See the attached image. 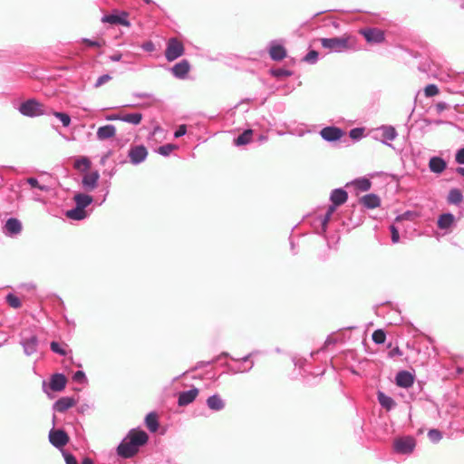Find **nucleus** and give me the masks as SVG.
<instances>
[{
  "instance_id": "1",
  "label": "nucleus",
  "mask_w": 464,
  "mask_h": 464,
  "mask_svg": "<svg viewBox=\"0 0 464 464\" xmlns=\"http://www.w3.org/2000/svg\"><path fill=\"white\" fill-rule=\"evenodd\" d=\"M148 434L141 430L131 429L117 448L119 456L128 459L136 455L140 448L147 444Z\"/></svg>"
},
{
  "instance_id": "2",
  "label": "nucleus",
  "mask_w": 464,
  "mask_h": 464,
  "mask_svg": "<svg viewBox=\"0 0 464 464\" xmlns=\"http://www.w3.org/2000/svg\"><path fill=\"white\" fill-rule=\"evenodd\" d=\"M17 111L24 117L35 118L43 115H49L48 108L35 99H28L23 102Z\"/></svg>"
},
{
  "instance_id": "3",
  "label": "nucleus",
  "mask_w": 464,
  "mask_h": 464,
  "mask_svg": "<svg viewBox=\"0 0 464 464\" xmlns=\"http://www.w3.org/2000/svg\"><path fill=\"white\" fill-rule=\"evenodd\" d=\"M320 41L324 48L334 50L335 52L348 50L353 48L354 45L353 39L351 36L346 35L342 37L322 38Z\"/></svg>"
},
{
  "instance_id": "4",
  "label": "nucleus",
  "mask_w": 464,
  "mask_h": 464,
  "mask_svg": "<svg viewBox=\"0 0 464 464\" xmlns=\"http://www.w3.org/2000/svg\"><path fill=\"white\" fill-rule=\"evenodd\" d=\"M76 207L67 210L65 216L72 220H82L86 217L87 193H79L74 196Z\"/></svg>"
},
{
  "instance_id": "5",
  "label": "nucleus",
  "mask_w": 464,
  "mask_h": 464,
  "mask_svg": "<svg viewBox=\"0 0 464 464\" xmlns=\"http://www.w3.org/2000/svg\"><path fill=\"white\" fill-rule=\"evenodd\" d=\"M48 438L50 443L61 451L63 450V448L69 442L68 434L62 429L53 428L49 431Z\"/></svg>"
},
{
  "instance_id": "6",
  "label": "nucleus",
  "mask_w": 464,
  "mask_h": 464,
  "mask_svg": "<svg viewBox=\"0 0 464 464\" xmlns=\"http://www.w3.org/2000/svg\"><path fill=\"white\" fill-rule=\"evenodd\" d=\"M184 53V46L177 38H170L165 51L166 59L169 62L176 60Z\"/></svg>"
},
{
  "instance_id": "7",
  "label": "nucleus",
  "mask_w": 464,
  "mask_h": 464,
  "mask_svg": "<svg viewBox=\"0 0 464 464\" xmlns=\"http://www.w3.org/2000/svg\"><path fill=\"white\" fill-rule=\"evenodd\" d=\"M394 450L401 454H409L415 448V440L411 437L400 438L394 440Z\"/></svg>"
},
{
  "instance_id": "8",
  "label": "nucleus",
  "mask_w": 464,
  "mask_h": 464,
  "mask_svg": "<svg viewBox=\"0 0 464 464\" xmlns=\"http://www.w3.org/2000/svg\"><path fill=\"white\" fill-rule=\"evenodd\" d=\"M39 341L36 335L31 334L30 336H23L21 339V345L26 355L30 356L37 352Z\"/></svg>"
},
{
  "instance_id": "9",
  "label": "nucleus",
  "mask_w": 464,
  "mask_h": 464,
  "mask_svg": "<svg viewBox=\"0 0 464 464\" xmlns=\"http://www.w3.org/2000/svg\"><path fill=\"white\" fill-rule=\"evenodd\" d=\"M22 228V223L19 219L15 218H10L6 220L3 227V230L5 236L14 237L21 233Z\"/></svg>"
},
{
  "instance_id": "10",
  "label": "nucleus",
  "mask_w": 464,
  "mask_h": 464,
  "mask_svg": "<svg viewBox=\"0 0 464 464\" xmlns=\"http://www.w3.org/2000/svg\"><path fill=\"white\" fill-rule=\"evenodd\" d=\"M368 43H382L384 41V34L382 30L377 28L361 29L359 31Z\"/></svg>"
},
{
  "instance_id": "11",
  "label": "nucleus",
  "mask_w": 464,
  "mask_h": 464,
  "mask_svg": "<svg viewBox=\"0 0 464 464\" xmlns=\"http://www.w3.org/2000/svg\"><path fill=\"white\" fill-rule=\"evenodd\" d=\"M322 138L327 141H335L341 139L344 132L337 127H325L320 131Z\"/></svg>"
},
{
  "instance_id": "12",
  "label": "nucleus",
  "mask_w": 464,
  "mask_h": 464,
  "mask_svg": "<svg viewBox=\"0 0 464 464\" xmlns=\"http://www.w3.org/2000/svg\"><path fill=\"white\" fill-rule=\"evenodd\" d=\"M147 155V149L143 145L135 146L129 151L130 160L133 164L140 163L146 159Z\"/></svg>"
},
{
  "instance_id": "13",
  "label": "nucleus",
  "mask_w": 464,
  "mask_h": 464,
  "mask_svg": "<svg viewBox=\"0 0 464 464\" xmlns=\"http://www.w3.org/2000/svg\"><path fill=\"white\" fill-rule=\"evenodd\" d=\"M66 377L63 373H54L50 378L49 386L53 392H61L65 388Z\"/></svg>"
},
{
  "instance_id": "14",
  "label": "nucleus",
  "mask_w": 464,
  "mask_h": 464,
  "mask_svg": "<svg viewBox=\"0 0 464 464\" xmlns=\"http://www.w3.org/2000/svg\"><path fill=\"white\" fill-rule=\"evenodd\" d=\"M413 382L414 376L407 371H401L396 375V384L400 387L409 388Z\"/></svg>"
},
{
  "instance_id": "15",
  "label": "nucleus",
  "mask_w": 464,
  "mask_h": 464,
  "mask_svg": "<svg viewBox=\"0 0 464 464\" xmlns=\"http://www.w3.org/2000/svg\"><path fill=\"white\" fill-rule=\"evenodd\" d=\"M198 390L197 388H193L189 391L183 392L179 393L178 403L179 406H186L197 398L198 395Z\"/></svg>"
},
{
  "instance_id": "16",
  "label": "nucleus",
  "mask_w": 464,
  "mask_h": 464,
  "mask_svg": "<svg viewBox=\"0 0 464 464\" xmlns=\"http://www.w3.org/2000/svg\"><path fill=\"white\" fill-rule=\"evenodd\" d=\"M73 166L76 169L82 172V184L83 188L87 187V157L82 156L74 160Z\"/></svg>"
},
{
  "instance_id": "17",
  "label": "nucleus",
  "mask_w": 464,
  "mask_h": 464,
  "mask_svg": "<svg viewBox=\"0 0 464 464\" xmlns=\"http://www.w3.org/2000/svg\"><path fill=\"white\" fill-rule=\"evenodd\" d=\"M347 198L348 194L345 190L342 188L334 189L331 194V201L333 202L332 206H335V208H337L338 206L344 204L347 201Z\"/></svg>"
},
{
  "instance_id": "18",
  "label": "nucleus",
  "mask_w": 464,
  "mask_h": 464,
  "mask_svg": "<svg viewBox=\"0 0 464 464\" xmlns=\"http://www.w3.org/2000/svg\"><path fill=\"white\" fill-rule=\"evenodd\" d=\"M74 404V400L70 397H63L57 400L53 404V410L58 412H64Z\"/></svg>"
},
{
  "instance_id": "19",
  "label": "nucleus",
  "mask_w": 464,
  "mask_h": 464,
  "mask_svg": "<svg viewBox=\"0 0 464 464\" xmlns=\"http://www.w3.org/2000/svg\"><path fill=\"white\" fill-rule=\"evenodd\" d=\"M361 203L367 208H375L380 206L381 199L375 194H367L361 198Z\"/></svg>"
},
{
  "instance_id": "20",
  "label": "nucleus",
  "mask_w": 464,
  "mask_h": 464,
  "mask_svg": "<svg viewBox=\"0 0 464 464\" xmlns=\"http://www.w3.org/2000/svg\"><path fill=\"white\" fill-rule=\"evenodd\" d=\"M189 63L188 61L183 60L176 63L172 68V72L179 78L184 77L189 71Z\"/></svg>"
},
{
  "instance_id": "21",
  "label": "nucleus",
  "mask_w": 464,
  "mask_h": 464,
  "mask_svg": "<svg viewBox=\"0 0 464 464\" xmlns=\"http://www.w3.org/2000/svg\"><path fill=\"white\" fill-rule=\"evenodd\" d=\"M430 169L434 173H441L446 169V162L439 157H433L429 162Z\"/></svg>"
},
{
  "instance_id": "22",
  "label": "nucleus",
  "mask_w": 464,
  "mask_h": 464,
  "mask_svg": "<svg viewBox=\"0 0 464 464\" xmlns=\"http://www.w3.org/2000/svg\"><path fill=\"white\" fill-rule=\"evenodd\" d=\"M116 129L112 125H106L98 129L97 136L99 140H106L115 135Z\"/></svg>"
},
{
  "instance_id": "23",
  "label": "nucleus",
  "mask_w": 464,
  "mask_h": 464,
  "mask_svg": "<svg viewBox=\"0 0 464 464\" xmlns=\"http://www.w3.org/2000/svg\"><path fill=\"white\" fill-rule=\"evenodd\" d=\"M207 404L213 411H220L225 407V403L218 395H212L208 398Z\"/></svg>"
},
{
  "instance_id": "24",
  "label": "nucleus",
  "mask_w": 464,
  "mask_h": 464,
  "mask_svg": "<svg viewBox=\"0 0 464 464\" xmlns=\"http://www.w3.org/2000/svg\"><path fill=\"white\" fill-rule=\"evenodd\" d=\"M145 424L151 432H156L159 428L158 415L155 412H150L145 418Z\"/></svg>"
},
{
  "instance_id": "25",
  "label": "nucleus",
  "mask_w": 464,
  "mask_h": 464,
  "mask_svg": "<svg viewBox=\"0 0 464 464\" xmlns=\"http://www.w3.org/2000/svg\"><path fill=\"white\" fill-rule=\"evenodd\" d=\"M270 56L275 61H281L286 56V51L282 45H274L269 51Z\"/></svg>"
},
{
  "instance_id": "26",
  "label": "nucleus",
  "mask_w": 464,
  "mask_h": 464,
  "mask_svg": "<svg viewBox=\"0 0 464 464\" xmlns=\"http://www.w3.org/2000/svg\"><path fill=\"white\" fill-rule=\"evenodd\" d=\"M454 222V216L450 213L442 214L438 220V227L441 229L449 228Z\"/></svg>"
},
{
  "instance_id": "27",
  "label": "nucleus",
  "mask_w": 464,
  "mask_h": 464,
  "mask_svg": "<svg viewBox=\"0 0 464 464\" xmlns=\"http://www.w3.org/2000/svg\"><path fill=\"white\" fill-rule=\"evenodd\" d=\"M119 119L134 125H138L142 120V114L139 112L122 114L119 116Z\"/></svg>"
},
{
  "instance_id": "28",
  "label": "nucleus",
  "mask_w": 464,
  "mask_h": 464,
  "mask_svg": "<svg viewBox=\"0 0 464 464\" xmlns=\"http://www.w3.org/2000/svg\"><path fill=\"white\" fill-rule=\"evenodd\" d=\"M252 136H253V130L250 129L246 130L241 135H239L234 140V144L237 146H243V145L248 144L252 140Z\"/></svg>"
},
{
  "instance_id": "29",
  "label": "nucleus",
  "mask_w": 464,
  "mask_h": 464,
  "mask_svg": "<svg viewBox=\"0 0 464 464\" xmlns=\"http://www.w3.org/2000/svg\"><path fill=\"white\" fill-rule=\"evenodd\" d=\"M378 401L387 411H390L395 405L394 401L382 392H378Z\"/></svg>"
},
{
  "instance_id": "30",
  "label": "nucleus",
  "mask_w": 464,
  "mask_h": 464,
  "mask_svg": "<svg viewBox=\"0 0 464 464\" xmlns=\"http://www.w3.org/2000/svg\"><path fill=\"white\" fill-rule=\"evenodd\" d=\"M48 111H49V115L52 114L54 117H56L58 120H60V121L62 122L63 127H68L70 125L71 117L69 114H67L65 112L54 111L52 109H48Z\"/></svg>"
},
{
  "instance_id": "31",
  "label": "nucleus",
  "mask_w": 464,
  "mask_h": 464,
  "mask_svg": "<svg viewBox=\"0 0 464 464\" xmlns=\"http://www.w3.org/2000/svg\"><path fill=\"white\" fill-rule=\"evenodd\" d=\"M50 348H51L52 352L59 354L61 356H65L67 354V350H66L67 344H65V343H60L56 341H53L50 343Z\"/></svg>"
},
{
  "instance_id": "32",
  "label": "nucleus",
  "mask_w": 464,
  "mask_h": 464,
  "mask_svg": "<svg viewBox=\"0 0 464 464\" xmlns=\"http://www.w3.org/2000/svg\"><path fill=\"white\" fill-rule=\"evenodd\" d=\"M354 187L361 191H367L371 188L372 183L368 179L362 178L353 182Z\"/></svg>"
},
{
  "instance_id": "33",
  "label": "nucleus",
  "mask_w": 464,
  "mask_h": 464,
  "mask_svg": "<svg viewBox=\"0 0 464 464\" xmlns=\"http://www.w3.org/2000/svg\"><path fill=\"white\" fill-rule=\"evenodd\" d=\"M448 201L451 204H459L462 201V194L459 189L453 188L450 191Z\"/></svg>"
},
{
  "instance_id": "34",
  "label": "nucleus",
  "mask_w": 464,
  "mask_h": 464,
  "mask_svg": "<svg viewBox=\"0 0 464 464\" xmlns=\"http://www.w3.org/2000/svg\"><path fill=\"white\" fill-rule=\"evenodd\" d=\"M25 182L27 184H29L32 188H37L41 191H48L49 190V187L44 184H40L36 178L30 177V178L26 179Z\"/></svg>"
},
{
  "instance_id": "35",
  "label": "nucleus",
  "mask_w": 464,
  "mask_h": 464,
  "mask_svg": "<svg viewBox=\"0 0 464 464\" xmlns=\"http://www.w3.org/2000/svg\"><path fill=\"white\" fill-rule=\"evenodd\" d=\"M5 300H6V303L12 307V308H20L22 306V303H21V300L16 296L14 295V294L12 293H9L6 296H5Z\"/></svg>"
},
{
  "instance_id": "36",
  "label": "nucleus",
  "mask_w": 464,
  "mask_h": 464,
  "mask_svg": "<svg viewBox=\"0 0 464 464\" xmlns=\"http://www.w3.org/2000/svg\"><path fill=\"white\" fill-rule=\"evenodd\" d=\"M103 21L108 22L110 24H124V25L129 24V23L124 18L118 16V15H113V14L105 16L103 18Z\"/></svg>"
},
{
  "instance_id": "37",
  "label": "nucleus",
  "mask_w": 464,
  "mask_h": 464,
  "mask_svg": "<svg viewBox=\"0 0 464 464\" xmlns=\"http://www.w3.org/2000/svg\"><path fill=\"white\" fill-rule=\"evenodd\" d=\"M372 340L375 343H383L386 340V334L382 329L375 330L372 334Z\"/></svg>"
},
{
  "instance_id": "38",
  "label": "nucleus",
  "mask_w": 464,
  "mask_h": 464,
  "mask_svg": "<svg viewBox=\"0 0 464 464\" xmlns=\"http://www.w3.org/2000/svg\"><path fill=\"white\" fill-rule=\"evenodd\" d=\"M429 439L433 442H438L442 439L441 432L437 429H431L428 432Z\"/></svg>"
},
{
  "instance_id": "39",
  "label": "nucleus",
  "mask_w": 464,
  "mask_h": 464,
  "mask_svg": "<svg viewBox=\"0 0 464 464\" xmlns=\"http://www.w3.org/2000/svg\"><path fill=\"white\" fill-rule=\"evenodd\" d=\"M439 93V88L435 84H429L424 88L426 97H432Z\"/></svg>"
},
{
  "instance_id": "40",
  "label": "nucleus",
  "mask_w": 464,
  "mask_h": 464,
  "mask_svg": "<svg viewBox=\"0 0 464 464\" xmlns=\"http://www.w3.org/2000/svg\"><path fill=\"white\" fill-rule=\"evenodd\" d=\"M177 147L173 144H166L158 149V152L163 156L169 155Z\"/></svg>"
},
{
  "instance_id": "41",
  "label": "nucleus",
  "mask_w": 464,
  "mask_h": 464,
  "mask_svg": "<svg viewBox=\"0 0 464 464\" xmlns=\"http://www.w3.org/2000/svg\"><path fill=\"white\" fill-rule=\"evenodd\" d=\"M318 52L314 50H311L308 52V53L304 56V61L309 63H314L318 59Z\"/></svg>"
},
{
  "instance_id": "42",
  "label": "nucleus",
  "mask_w": 464,
  "mask_h": 464,
  "mask_svg": "<svg viewBox=\"0 0 464 464\" xmlns=\"http://www.w3.org/2000/svg\"><path fill=\"white\" fill-rule=\"evenodd\" d=\"M335 209H336L335 206H330V207L328 208L327 212H326V214H325V216H324V220H323V222H322V225H323L324 229L325 228V227H326L327 223H328V222H329V220L331 219L332 215L334 214V212L335 211Z\"/></svg>"
},
{
  "instance_id": "43",
  "label": "nucleus",
  "mask_w": 464,
  "mask_h": 464,
  "mask_svg": "<svg viewBox=\"0 0 464 464\" xmlns=\"http://www.w3.org/2000/svg\"><path fill=\"white\" fill-rule=\"evenodd\" d=\"M62 454H63V456L64 458V460H65L66 464H78L77 459H75V457L72 453H70V452H68L66 450H63Z\"/></svg>"
},
{
  "instance_id": "44",
  "label": "nucleus",
  "mask_w": 464,
  "mask_h": 464,
  "mask_svg": "<svg viewBox=\"0 0 464 464\" xmlns=\"http://www.w3.org/2000/svg\"><path fill=\"white\" fill-rule=\"evenodd\" d=\"M363 132H364L363 128H354L350 130L349 135L353 140H358L362 137Z\"/></svg>"
},
{
  "instance_id": "45",
  "label": "nucleus",
  "mask_w": 464,
  "mask_h": 464,
  "mask_svg": "<svg viewBox=\"0 0 464 464\" xmlns=\"http://www.w3.org/2000/svg\"><path fill=\"white\" fill-rule=\"evenodd\" d=\"M383 136L385 139L392 140L396 137V130L392 127H386L383 130Z\"/></svg>"
},
{
  "instance_id": "46",
  "label": "nucleus",
  "mask_w": 464,
  "mask_h": 464,
  "mask_svg": "<svg viewBox=\"0 0 464 464\" xmlns=\"http://www.w3.org/2000/svg\"><path fill=\"white\" fill-rule=\"evenodd\" d=\"M271 73L272 75H274L275 77H288L290 76L292 73L291 72L287 71V70H285V69H276V70H272L271 71Z\"/></svg>"
},
{
  "instance_id": "47",
  "label": "nucleus",
  "mask_w": 464,
  "mask_h": 464,
  "mask_svg": "<svg viewBox=\"0 0 464 464\" xmlns=\"http://www.w3.org/2000/svg\"><path fill=\"white\" fill-rule=\"evenodd\" d=\"M85 379V372L82 370L75 372L72 375V381L75 382H82Z\"/></svg>"
},
{
  "instance_id": "48",
  "label": "nucleus",
  "mask_w": 464,
  "mask_h": 464,
  "mask_svg": "<svg viewBox=\"0 0 464 464\" xmlns=\"http://www.w3.org/2000/svg\"><path fill=\"white\" fill-rule=\"evenodd\" d=\"M392 241L397 243L400 239L398 229L394 226H391Z\"/></svg>"
},
{
  "instance_id": "49",
  "label": "nucleus",
  "mask_w": 464,
  "mask_h": 464,
  "mask_svg": "<svg viewBox=\"0 0 464 464\" xmlns=\"http://www.w3.org/2000/svg\"><path fill=\"white\" fill-rule=\"evenodd\" d=\"M98 178H99V175L96 172L89 174V188H91L92 187L94 186Z\"/></svg>"
},
{
  "instance_id": "50",
  "label": "nucleus",
  "mask_w": 464,
  "mask_h": 464,
  "mask_svg": "<svg viewBox=\"0 0 464 464\" xmlns=\"http://www.w3.org/2000/svg\"><path fill=\"white\" fill-rule=\"evenodd\" d=\"M456 161L459 164H464V148L457 152Z\"/></svg>"
},
{
  "instance_id": "51",
  "label": "nucleus",
  "mask_w": 464,
  "mask_h": 464,
  "mask_svg": "<svg viewBox=\"0 0 464 464\" xmlns=\"http://www.w3.org/2000/svg\"><path fill=\"white\" fill-rule=\"evenodd\" d=\"M110 79H111V77H110L108 74L102 75V76H101V77L98 79V81H97V82H96L95 86H96V87H99V86H101L102 84H103L104 82H108Z\"/></svg>"
},
{
  "instance_id": "52",
  "label": "nucleus",
  "mask_w": 464,
  "mask_h": 464,
  "mask_svg": "<svg viewBox=\"0 0 464 464\" xmlns=\"http://www.w3.org/2000/svg\"><path fill=\"white\" fill-rule=\"evenodd\" d=\"M186 133V126L185 125H181L179 127V129L176 130L174 136L176 138H179L181 136H183L184 134Z\"/></svg>"
},
{
  "instance_id": "53",
  "label": "nucleus",
  "mask_w": 464,
  "mask_h": 464,
  "mask_svg": "<svg viewBox=\"0 0 464 464\" xmlns=\"http://www.w3.org/2000/svg\"><path fill=\"white\" fill-rule=\"evenodd\" d=\"M88 44H89V47H92V46H102V44H104V41L92 42V41L89 40Z\"/></svg>"
},
{
  "instance_id": "54",
  "label": "nucleus",
  "mask_w": 464,
  "mask_h": 464,
  "mask_svg": "<svg viewBox=\"0 0 464 464\" xmlns=\"http://www.w3.org/2000/svg\"><path fill=\"white\" fill-rule=\"evenodd\" d=\"M410 216H411V213H410V212H407V213H404V214H402V215L398 216V217L396 218V219H395V220H396V221H401V220H402V219L409 218H410Z\"/></svg>"
},
{
  "instance_id": "55",
  "label": "nucleus",
  "mask_w": 464,
  "mask_h": 464,
  "mask_svg": "<svg viewBox=\"0 0 464 464\" xmlns=\"http://www.w3.org/2000/svg\"><path fill=\"white\" fill-rule=\"evenodd\" d=\"M437 109L439 111H443V110L447 109V104L445 102H439L437 104Z\"/></svg>"
},
{
  "instance_id": "56",
  "label": "nucleus",
  "mask_w": 464,
  "mask_h": 464,
  "mask_svg": "<svg viewBox=\"0 0 464 464\" xmlns=\"http://www.w3.org/2000/svg\"><path fill=\"white\" fill-rule=\"evenodd\" d=\"M456 171H457V173H459V175L464 177V168L459 167V168H457Z\"/></svg>"
},
{
  "instance_id": "57",
  "label": "nucleus",
  "mask_w": 464,
  "mask_h": 464,
  "mask_svg": "<svg viewBox=\"0 0 464 464\" xmlns=\"http://www.w3.org/2000/svg\"><path fill=\"white\" fill-rule=\"evenodd\" d=\"M145 49L147 51H152L153 49V44L151 43H148L146 45H145Z\"/></svg>"
},
{
  "instance_id": "58",
  "label": "nucleus",
  "mask_w": 464,
  "mask_h": 464,
  "mask_svg": "<svg viewBox=\"0 0 464 464\" xmlns=\"http://www.w3.org/2000/svg\"><path fill=\"white\" fill-rule=\"evenodd\" d=\"M391 354H401L400 349L397 347L391 352Z\"/></svg>"
},
{
  "instance_id": "59",
  "label": "nucleus",
  "mask_w": 464,
  "mask_h": 464,
  "mask_svg": "<svg viewBox=\"0 0 464 464\" xmlns=\"http://www.w3.org/2000/svg\"><path fill=\"white\" fill-rule=\"evenodd\" d=\"M81 464H88V463H87V457H83V458L82 459Z\"/></svg>"
},
{
  "instance_id": "60",
  "label": "nucleus",
  "mask_w": 464,
  "mask_h": 464,
  "mask_svg": "<svg viewBox=\"0 0 464 464\" xmlns=\"http://www.w3.org/2000/svg\"><path fill=\"white\" fill-rule=\"evenodd\" d=\"M34 199L35 201H40V198H39L38 197H36V196H34Z\"/></svg>"
},
{
  "instance_id": "61",
  "label": "nucleus",
  "mask_w": 464,
  "mask_h": 464,
  "mask_svg": "<svg viewBox=\"0 0 464 464\" xmlns=\"http://www.w3.org/2000/svg\"><path fill=\"white\" fill-rule=\"evenodd\" d=\"M113 60H114V61H119V60H120V56H115V57H113Z\"/></svg>"
},
{
  "instance_id": "62",
  "label": "nucleus",
  "mask_w": 464,
  "mask_h": 464,
  "mask_svg": "<svg viewBox=\"0 0 464 464\" xmlns=\"http://www.w3.org/2000/svg\"><path fill=\"white\" fill-rule=\"evenodd\" d=\"M92 198L89 196V199H88L89 205L92 203Z\"/></svg>"
},
{
  "instance_id": "63",
  "label": "nucleus",
  "mask_w": 464,
  "mask_h": 464,
  "mask_svg": "<svg viewBox=\"0 0 464 464\" xmlns=\"http://www.w3.org/2000/svg\"><path fill=\"white\" fill-rule=\"evenodd\" d=\"M146 3H150V0H145Z\"/></svg>"
},
{
  "instance_id": "64",
  "label": "nucleus",
  "mask_w": 464,
  "mask_h": 464,
  "mask_svg": "<svg viewBox=\"0 0 464 464\" xmlns=\"http://www.w3.org/2000/svg\"><path fill=\"white\" fill-rule=\"evenodd\" d=\"M89 464H92V461L89 459Z\"/></svg>"
}]
</instances>
